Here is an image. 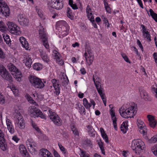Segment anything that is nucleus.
Returning <instances> with one entry per match:
<instances>
[{"label":"nucleus","instance_id":"obj_45","mask_svg":"<svg viewBox=\"0 0 157 157\" xmlns=\"http://www.w3.org/2000/svg\"><path fill=\"white\" fill-rule=\"evenodd\" d=\"M137 124L139 128L144 127V124L143 122L140 120H137Z\"/></svg>","mask_w":157,"mask_h":157},{"label":"nucleus","instance_id":"obj_30","mask_svg":"<svg viewBox=\"0 0 157 157\" xmlns=\"http://www.w3.org/2000/svg\"><path fill=\"white\" fill-rule=\"evenodd\" d=\"M141 97L144 99H148V96L147 92L144 90H140Z\"/></svg>","mask_w":157,"mask_h":157},{"label":"nucleus","instance_id":"obj_8","mask_svg":"<svg viewBox=\"0 0 157 157\" xmlns=\"http://www.w3.org/2000/svg\"><path fill=\"white\" fill-rule=\"evenodd\" d=\"M8 26V30L12 34L19 35L21 33L20 28L14 23L8 22L7 24Z\"/></svg>","mask_w":157,"mask_h":157},{"label":"nucleus","instance_id":"obj_62","mask_svg":"<svg viewBox=\"0 0 157 157\" xmlns=\"http://www.w3.org/2000/svg\"><path fill=\"white\" fill-rule=\"evenodd\" d=\"M57 24L59 25H61L63 24L67 25L66 21H59L57 23Z\"/></svg>","mask_w":157,"mask_h":157},{"label":"nucleus","instance_id":"obj_58","mask_svg":"<svg viewBox=\"0 0 157 157\" xmlns=\"http://www.w3.org/2000/svg\"><path fill=\"white\" fill-rule=\"evenodd\" d=\"M86 13L87 14H89L90 13H91V9L89 7V6L88 5L86 8Z\"/></svg>","mask_w":157,"mask_h":157},{"label":"nucleus","instance_id":"obj_10","mask_svg":"<svg viewBox=\"0 0 157 157\" xmlns=\"http://www.w3.org/2000/svg\"><path fill=\"white\" fill-rule=\"evenodd\" d=\"M0 75L3 78L10 82L13 81L11 75L9 73L5 67L1 64H0Z\"/></svg>","mask_w":157,"mask_h":157},{"label":"nucleus","instance_id":"obj_50","mask_svg":"<svg viewBox=\"0 0 157 157\" xmlns=\"http://www.w3.org/2000/svg\"><path fill=\"white\" fill-rule=\"evenodd\" d=\"M58 145L61 151L63 153L65 154L66 152V151L65 148H64L61 144H58Z\"/></svg>","mask_w":157,"mask_h":157},{"label":"nucleus","instance_id":"obj_47","mask_svg":"<svg viewBox=\"0 0 157 157\" xmlns=\"http://www.w3.org/2000/svg\"><path fill=\"white\" fill-rule=\"evenodd\" d=\"M4 96L0 92V103L3 104L5 102Z\"/></svg>","mask_w":157,"mask_h":157},{"label":"nucleus","instance_id":"obj_48","mask_svg":"<svg viewBox=\"0 0 157 157\" xmlns=\"http://www.w3.org/2000/svg\"><path fill=\"white\" fill-rule=\"evenodd\" d=\"M54 89L55 90V91L54 92V93L56 94V96L58 95L60 93V87L59 86L56 87L54 88Z\"/></svg>","mask_w":157,"mask_h":157},{"label":"nucleus","instance_id":"obj_25","mask_svg":"<svg viewBox=\"0 0 157 157\" xmlns=\"http://www.w3.org/2000/svg\"><path fill=\"white\" fill-rule=\"evenodd\" d=\"M100 132H101L102 137H103V139L105 140V142L106 143H109L108 138V137L107 135L105 133V132L104 130V129L102 128H100Z\"/></svg>","mask_w":157,"mask_h":157},{"label":"nucleus","instance_id":"obj_9","mask_svg":"<svg viewBox=\"0 0 157 157\" xmlns=\"http://www.w3.org/2000/svg\"><path fill=\"white\" fill-rule=\"evenodd\" d=\"M48 112L50 114V118L54 124L57 126L61 125L62 121L58 115L51 110H49Z\"/></svg>","mask_w":157,"mask_h":157},{"label":"nucleus","instance_id":"obj_15","mask_svg":"<svg viewBox=\"0 0 157 157\" xmlns=\"http://www.w3.org/2000/svg\"><path fill=\"white\" fill-rule=\"evenodd\" d=\"M83 105L86 109H90L92 105H93V108H94L95 105V103L93 99H90V103H89L87 99L85 98L83 99Z\"/></svg>","mask_w":157,"mask_h":157},{"label":"nucleus","instance_id":"obj_59","mask_svg":"<svg viewBox=\"0 0 157 157\" xmlns=\"http://www.w3.org/2000/svg\"><path fill=\"white\" fill-rule=\"evenodd\" d=\"M59 55V54L58 52H56L54 54V56L55 57L56 61L59 60V57L58 56Z\"/></svg>","mask_w":157,"mask_h":157},{"label":"nucleus","instance_id":"obj_32","mask_svg":"<svg viewBox=\"0 0 157 157\" xmlns=\"http://www.w3.org/2000/svg\"><path fill=\"white\" fill-rule=\"evenodd\" d=\"M149 11L152 17L157 22V14L155 13L151 9H150Z\"/></svg>","mask_w":157,"mask_h":157},{"label":"nucleus","instance_id":"obj_38","mask_svg":"<svg viewBox=\"0 0 157 157\" xmlns=\"http://www.w3.org/2000/svg\"><path fill=\"white\" fill-rule=\"evenodd\" d=\"M109 107L111 109L110 110V113L112 117V118L116 117L115 113L113 110V107L112 105H109Z\"/></svg>","mask_w":157,"mask_h":157},{"label":"nucleus","instance_id":"obj_21","mask_svg":"<svg viewBox=\"0 0 157 157\" xmlns=\"http://www.w3.org/2000/svg\"><path fill=\"white\" fill-rule=\"evenodd\" d=\"M6 123L9 132L11 134L13 133L14 132V129L11 121L9 119H7Z\"/></svg>","mask_w":157,"mask_h":157},{"label":"nucleus","instance_id":"obj_36","mask_svg":"<svg viewBox=\"0 0 157 157\" xmlns=\"http://www.w3.org/2000/svg\"><path fill=\"white\" fill-rule=\"evenodd\" d=\"M95 86L99 94L103 93V88L101 86V84L96 85Z\"/></svg>","mask_w":157,"mask_h":157},{"label":"nucleus","instance_id":"obj_3","mask_svg":"<svg viewBox=\"0 0 157 157\" xmlns=\"http://www.w3.org/2000/svg\"><path fill=\"white\" fill-rule=\"evenodd\" d=\"M29 81L32 85L36 88L42 89L44 86L45 82L36 76L31 75L29 77Z\"/></svg>","mask_w":157,"mask_h":157},{"label":"nucleus","instance_id":"obj_28","mask_svg":"<svg viewBox=\"0 0 157 157\" xmlns=\"http://www.w3.org/2000/svg\"><path fill=\"white\" fill-rule=\"evenodd\" d=\"M93 79L95 85L101 84L100 82L101 78L97 76L96 75H93Z\"/></svg>","mask_w":157,"mask_h":157},{"label":"nucleus","instance_id":"obj_1","mask_svg":"<svg viewBox=\"0 0 157 157\" xmlns=\"http://www.w3.org/2000/svg\"><path fill=\"white\" fill-rule=\"evenodd\" d=\"M137 109L136 105L133 103L132 105L127 108L125 106H122L119 109V112L121 116L124 118L133 117L136 114Z\"/></svg>","mask_w":157,"mask_h":157},{"label":"nucleus","instance_id":"obj_64","mask_svg":"<svg viewBox=\"0 0 157 157\" xmlns=\"http://www.w3.org/2000/svg\"><path fill=\"white\" fill-rule=\"evenodd\" d=\"M23 157H29V153L26 151L22 155Z\"/></svg>","mask_w":157,"mask_h":157},{"label":"nucleus","instance_id":"obj_42","mask_svg":"<svg viewBox=\"0 0 157 157\" xmlns=\"http://www.w3.org/2000/svg\"><path fill=\"white\" fill-rule=\"evenodd\" d=\"M121 55L123 58L126 62L128 63H131V62L128 57L127 56H126L125 53L122 52L121 53Z\"/></svg>","mask_w":157,"mask_h":157},{"label":"nucleus","instance_id":"obj_22","mask_svg":"<svg viewBox=\"0 0 157 157\" xmlns=\"http://www.w3.org/2000/svg\"><path fill=\"white\" fill-rule=\"evenodd\" d=\"M19 40L22 47L25 48L26 49H28L29 48V45L25 39L22 36L20 38Z\"/></svg>","mask_w":157,"mask_h":157},{"label":"nucleus","instance_id":"obj_44","mask_svg":"<svg viewBox=\"0 0 157 157\" xmlns=\"http://www.w3.org/2000/svg\"><path fill=\"white\" fill-rule=\"evenodd\" d=\"M151 151L154 155L157 156V144L152 147Z\"/></svg>","mask_w":157,"mask_h":157},{"label":"nucleus","instance_id":"obj_43","mask_svg":"<svg viewBox=\"0 0 157 157\" xmlns=\"http://www.w3.org/2000/svg\"><path fill=\"white\" fill-rule=\"evenodd\" d=\"M78 107L79 108V111L80 112V113H83L84 114H85L86 112L84 107L81 105H78Z\"/></svg>","mask_w":157,"mask_h":157},{"label":"nucleus","instance_id":"obj_6","mask_svg":"<svg viewBox=\"0 0 157 157\" xmlns=\"http://www.w3.org/2000/svg\"><path fill=\"white\" fill-rule=\"evenodd\" d=\"M62 0H47V5L49 9H61L63 7Z\"/></svg>","mask_w":157,"mask_h":157},{"label":"nucleus","instance_id":"obj_29","mask_svg":"<svg viewBox=\"0 0 157 157\" xmlns=\"http://www.w3.org/2000/svg\"><path fill=\"white\" fill-rule=\"evenodd\" d=\"M69 80L66 75L63 76L62 78V84L64 86H65L68 84Z\"/></svg>","mask_w":157,"mask_h":157},{"label":"nucleus","instance_id":"obj_24","mask_svg":"<svg viewBox=\"0 0 157 157\" xmlns=\"http://www.w3.org/2000/svg\"><path fill=\"white\" fill-rule=\"evenodd\" d=\"M84 55L85 56V59L86 62L89 66L92 63L94 59V56H88L87 57L88 55L86 52H85Z\"/></svg>","mask_w":157,"mask_h":157},{"label":"nucleus","instance_id":"obj_5","mask_svg":"<svg viewBox=\"0 0 157 157\" xmlns=\"http://www.w3.org/2000/svg\"><path fill=\"white\" fill-rule=\"evenodd\" d=\"M131 147L133 150H136V153H139L144 149L145 145L144 142L141 140L138 139L133 141Z\"/></svg>","mask_w":157,"mask_h":157},{"label":"nucleus","instance_id":"obj_56","mask_svg":"<svg viewBox=\"0 0 157 157\" xmlns=\"http://www.w3.org/2000/svg\"><path fill=\"white\" fill-rule=\"evenodd\" d=\"M81 155L82 156V157H90L88 155L86 154V152L83 151L81 150Z\"/></svg>","mask_w":157,"mask_h":157},{"label":"nucleus","instance_id":"obj_27","mask_svg":"<svg viewBox=\"0 0 157 157\" xmlns=\"http://www.w3.org/2000/svg\"><path fill=\"white\" fill-rule=\"evenodd\" d=\"M71 128L73 132V133L75 136H79V132L77 128L73 125H71Z\"/></svg>","mask_w":157,"mask_h":157},{"label":"nucleus","instance_id":"obj_16","mask_svg":"<svg viewBox=\"0 0 157 157\" xmlns=\"http://www.w3.org/2000/svg\"><path fill=\"white\" fill-rule=\"evenodd\" d=\"M4 134L2 131L0 129V147L3 151L6 150Z\"/></svg>","mask_w":157,"mask_h":157},{"label":"nucleus","instance_id":"obj_46","mask_svg":"<svg viewBox=\"0 0 157 157\" xmlns=\"http://www.w3.org/2000/svg\"><path fill=\"white\" fill-rule=\"evenodd\" d=\"M139 131L141 133L143 134L144 135H145V134L146 132L145 127H143L142 128H139Z\"/></svg>","mask_w":157,"mask_h":157},{"label":"nucleus","instance_id":"obj_35","mask_svg":"<svg viewBox=\"0 0 157 157\" xmlns=\"http://www.w3.org/2000/svg\"><path fill=\"white\" fill-rule=\"evenodd\" d=\"M51 82L54 88L59 86L60 85V84H59V81L58 80L53 79L52 80Z\"/></svg>","mask_w":157,"mask_h":157},{"label":"nucleus","instance_id":"obj_14","mask_svg":"<svg viewBox=\"0 0 157 157\" xmlns=\"http://www.w3.org/2000/svg\"><path fill=\"white\" fill-rule=\"evenodd\" d=\"M18 21L20 24L22 26H27L28 25L29 20L26 18L24 17L23 14H20L18 16Z\"/></svg>","mask_w":157,"mask_h":157},{"label":"nucleus","instance_id":"obj_4","mask_svg":"<svg viewBox=\"0 0 157 157\" xmlns=\"http://www.w3.org/2000/svg\"><path fill=\"white\" fill-rule=\"evenodd\" d=\"M8 69L11 72V74L14 78L18 81H20L21 79L22 74L19 70L12 63L9 64L8 66Z\"/></svg>","mask_w":157,"mask_h":157},{"label":"nucleus","instance_id":"obj_37","mask_svg":"<svg viewBox=\"0 0 157 157\" xmlns=\"http://www.w3.org/2000/svg\"><path fill=\"white\" fill-rule=\"evenodd\" d=\"M143 33L144 36L146 38L149 42L151 40L150 35L148 31H146V32Z\"/></svg>","mask_w":157,"mask_h":157},{"label":"nucleus","instance_id":"obj_55","mask_svg":"<svg viewBox=\"0 0 157 157\" xmlns=\"http://www.w3.org/2000/svg\"><path fill=\"white\" fill-rule=\"evenodd\" d=\"M84 142V144L87 145H89L91 144V141L90 140L87 139L85 140Z\"/></svg>","mask_w":157,"mask_h":157},{"label":"nucleus","instance_id":"obj_17","mask_svg":"<svg viewBox=\"0 0 157 157\" xmlns=\"http://www.w3.org/2000/svg\"><path fill=\"white\" fill-rule=\"evenodd\" d=\"M41 157H53L51 153L47 149L42 148L40 150Z\"/></svg>","mask_w":157,"mask_h":157},{"label":"nucleus","instance_id":"obj_63","mask_svg":"<svg viewBox=\"0 0 157 157\" xmlns=\"http://www.w3.org/2000/svg\"><path fill=\"white\" fill-rule=\"evenodd\" d=\"M53 154L55 157H60L57 151L55 150H54Z\"/></svg>","mask_w":157,"mask_h":157},{"label":"nucleus","instance_id":"obj_18","mask_svg":"<svg viewBox=\"0 0 157 157\" xmlns=\"http://www.w3.org/2000/svg\"><path fill=\"white\" fill-rule=\"evenodd\" d=\"M147 117L149 122V125L152 128H155L157 122L154 117L151 115H148Z\"/></svg>","mask_w":157,"mask_h":157},{"label":"nucleus","instance_id":"obj_7","mask_svg":"<svg viewBox=\"0 0 157 157\" xmlns=\"http://www.w3.org/2000/svg\"><path fill=\"white\" fill-rule=\"evenodd\" d=\"M39 32V36L43 41L44 45L47 49H49V47L47 42V35L43 26H40Z\"/></svg>","mask_w":157,"mask_h":157},{"label":"nucleus","instance_id":"obj_61","mask_svg":"<svg viewBox=\"0 0 157 157\" xmlns=\"http://www.w3.org/2000/svg\"><path fill=\"white\" fill-rule=\"evenodd\" d=\"M0 30L2 32H5L6 31V28L5 26L0 27Z\"/></svg>","mask_w":157,"mask_h":157},{"label":"nucleus","instance_id":"obj_39","mask_svg":"<svg viewBox=\"0 0 157 157\" xmlns=\"http://www.w3.org/2000/svg\"><path fill=\"white\" fill-rule=\"evenodd\" d=\"M19 149L20 153L21 155L27 151L26 148L23 145H21L20 146Z\"/></svg>","mask_w":157,"mask_h":157},{"label":"nucleus","instance_id":"obj_23","mask_svg":"<svg viewBox=\"0 0 157 157\" xmlns=\"http://www.w3.org/2000/svg\"><path fill=\"white\" fill-rule=\"evenodd\" d=\"M39 52L41 57L43 60L47 63L49 62V59L48 57L47 54L42 49H40Z\"/></svg>","mask_w":157,"mask_h":157},{"label":"nucleus","instance_id":"obj_34","mask_svg":"<svg viewBox=\"0 0 157 157\" xmlns=\"http://www.w3.org/2000/svg\"><path fill=\"white\" fill-rule=\"evenodd\" d=\"M67 16L71 20L73 18V16L71 13V10L69 7H67Z\"/></svg>","mask_w":157,"mask_h":157},{"label":"nucleus","instance_id":"obj_19","mask_svg":"<svg viewBox=\"0 0 157 157\" xmlns=\"http://www.w3.org/2000/svg\"><path fill=\"white\" fill-rule=\"evenodd\" d=\"M39 109L34 106L31 107L29 108L28 113L31 117H36Z\"/></svg>","mask_w":157,"mask_h":157},{"label":"nucleus","instance_id":"obj_20","mask_svg":"<svg viewBox=\"0 0 157 157\" xmlns=\"http://www.w3.org/2000/svg\"><path fill=\"white\" fill-rule=\"evenodd\" d=\"M24 58L25 59V64L28 67H31L32 63V59L30 55L26 54L24 56Z\"/></svg>","mask_w":157,"mask_h":157},{"label":"nucleus","instance_id":"obj_49","mask_svg":"<svg viewBox=\"0 0 157 157\" xmlns=\"http://www.w3.org/2000/svg\"><path fill=\"white\" fill-rule=\"evenodd\" d=\"M88 132L89 135L92 137H94L95 134V132L94 129H92L91 130H89Z\"/></svg>","mask_w":157,"mask_h":157},{"label":"nucleus","instance_id":"obj_40","mask_svg":"<svg viewBox=\"0 0 157 157\" xmlns=\"http://www.w3.org/2000/svg\"><path fill=\"white\" fill-rule=\"evenodd\" d=\"M37 115L36 117H40L41 118L46 119V117L45 115L42 113L39 109L38 112H37Z\"/></svg>","mask_w":157,"mask_h":157},{"label":"nucleus","instance_id":"obj_2","mask_svg":"<svg viewBox=\"0 0 157 157\" xmlns=\"http://www.w3.org/2000/svg\"><path fill=\"white\" fill-rule=\"evenodd\" d=\"M15 118L16 126L21 129H24L25 126V122L20 111H17L15 113Z\"/></svg>","mask_w":157,"mask_h":157},{"label":"nucleus","instance_id":"obj_12","mask_svg":"<svg viewBox=\"0 0 157 157\" xmlns=\"http://www.w3.org/2000/svg\"><path fill=\"white\" fill-rule=\"evenodd\" d=\"M0 12L5 17L8 16L10 14L9 7L3 0H0Z\"/></svg>","mask_w":157,"mask_h":157},{"label":"nucleus","instance_id":"obj_11","mask_svg":"<svg viewBox=\"0 0 157 157\" xmlns=\"http://www.w3.org/2000/svg\"><path fill=\"white\" fill-rule=\"evenodd\" d=\"M0 75L3 78L10 82L13 81L11 75L9 73L5 67L1 64H0Z\"/></svg>","mask_w":157,"mask_h":157},{"label":"nucleus","instance_id":"obj_26","mask_svg":"<svg viewBox=\"0 0 157 157\" xmlns=\"http://www.w3.org/2000/svg\"><path fill=\"white\" fill-rule=\"evenodd\" d=\"M3 38L6 43L9 46H11V41L9 37V36L6 34H3Z\"/></svg>","mask_w":157,"mask_h":157},{"label":"nucleus","instance_id":"obj_31","mask_svg":"<svg viewBox=\"0 0 157 157\" xmlns=\"http://www.w3.org/2000/svg\"><path fill=\"white\" fill-rule=\"evenodd\" d=\"M33 67L34 69L39 71L42 69V65L40 63H36L33 65Z\"/></svg>","mask_w":157,"mask_h":157},{"label":"nucleus","instance_id":"obj_57","mask_svg":"<svg viewBox=\"0 0 157 157\" xmlns=\"http://www.w3.org/2000/svg\"><path fill=\"white\" fill-rule=\"evenodd\" d=\"M137 44L139 46L140 48L142 50V51H143V47L142 45V44H141L139 40H137Z\"/></svg>","mask_w":157,"mask_h":157},{"label":"nucleus","instance_id":"obj_41","mask_svg":"<svg viewBox=\"0 0 157 157\" xmlns=\"http://www.w3.org/2000/svg\"><path fill=\"white\" fill-rule=\"evenodd\" d=\"M98 144L100 149L101 150L102 153L104 155H105V150L103 145V143L102 142L101 140H100V141L98 143Z\"/></svg>","mask_w":157,"mask_h":157},{"label":"nucleus","instance_id":"obj_33","mask_svg":"<svg viewBox=\"0 0 157 157\" xmlns=\"http://www.w3.org/2000/svg\"><path fill=\"white\" fill-rule=\"evenodd\" d=\"M36 12H37L40 17L42 19H43L44 17L42 10L37 6L36 7Z\"/></svg>","mask_w":157,"mask_h":157},{"label":"nucleus","instance_id":"obj_53","mask_svg":"<svg viewBox=\"0 0 157 157\" xmlns=\"http://www.w3.org/2000/svg\"><path fill=\"white\" fill-rule=\"evenodd\" d=\"M150 141L151 142L154 143L157 142V135L155 136L152 137L150 140Z\"/></svg>","mask_w":157,"mask_h":157},{"label":"nucleus","instance_id":"obj_60","mask_svg":"<svg viewBox=\"0 0 157 157\" xmlns=\"http://www.w3.org/2000/svg\"><path fill=\"white\" fill-rule=\"evenodd\" d=\"M0 58L2 59L4 58V56L3 52L2 49L0 48Z\"/></svg>","mask_w":157,"mask_h":157},{"label":"nucleus","instance_id":"obj_51","mask_svg":"<svg viewBox=\"0 0 157 157\" xmlns=\"http://www.w3.org/2000/svg\"><path fill=\"white\" fill-rule=\"evenodd\" d=\"M87 16L91 22L93 21V22H94V17L92 16V14L91 13H90L89 14H87Z\"/></svg>","mask_w":157,"mask_h":157},{"label":"nucleus","instance_id":"obj_13","mask_svg":"<svg viewBox=\"0 0 157 157\" xmlns=\"http://www.w3.org/2000/svg\"><path fill=\"white\" fill-rule=\"evenodd\" d=\"M26 144L29 151L31 153L36 152V144L31 139H28L26 142Z\"/></svg>","mask_w":157,"mask_h":157},{"label":"nucleus","instance_id":"obj_54","mask_svg":"<svg viewBox=\"0 0 157 157\" xmlns=\"http://www.w3.org/2000/svg\"><path fill=\"white\" fill-rule=\"evenodd\" d=\"M128 125L127 124L126 122H124L121 125V127L124 128L127 130Z\"/></svg>","mask_w":157,"mask_h":157},{"label":"nucleus","instance_id":"obj_52","mask_svg":"<svg viewBox=\"0 0 157 157\" xmlns=\"http://www.w3.org/2000/svg\"><path fill=\"white\" fill-rule=\"evenodd\" d=\"M100 95L101 99L103 102H105V101L106 100V98L105 97V94L103 93H101L99 94Z\"/></svg>","mask_w":157,"mask_h":157}]
</instances>
